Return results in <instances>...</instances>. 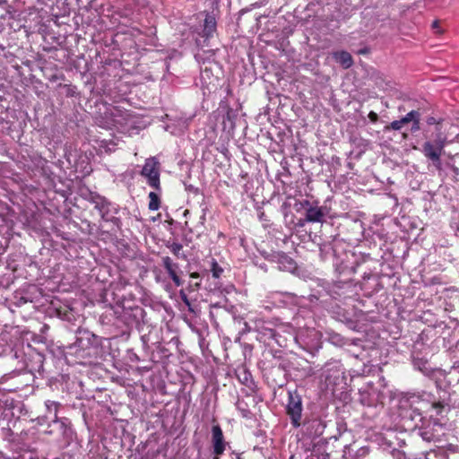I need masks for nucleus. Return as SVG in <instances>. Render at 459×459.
Listing matches in <instances>:
<instances>
[{"label":"nucleus","instance_id":"obj_27","mask_svg":"<svg viewBox=\"0 0 459 459\" xmlns=\"http://www.w3.org/2000/svg\"><path fill=\"white\" fill-rule=\"evenodd\" d=\"M0 459H10V458L4 457V456L0 453Z\"/></svg>","mask_w":459,"mask_h":459},{"label":"nucleus","instance_id":"obj_25","mask_svg":"<svg viewBox=\"0 0 459 459\" xmlns=\"http://www.w3.org/2000/svg\"><path fill=\"white\" fill-rule=\"evenodd\" d=\"M432 27L434 29H437L438 28V22L437 21H434L433 23H432Z\"/></svg>","mask_w":459,"mask_h":459},{"label":"nucleus","instance_id":"obj_15","mask_svg":"<svg viewBox=\"0 0 459 459\" xmlns=\"http://www.w3.org/2000/svg\"><path fill=\"white\" fill-rule=\"evenodd\" d=\"M211 265H212L211 271L212 273V276L214 278H219L223 272L222 268L218 264V263L214 259L212 260Z\"/></svg>","mask_w":459,"mask_h":459},{"label":"nucleus","instance_id":"obj_28","mask_svg":"<svg viewBox=\"0 0 459 459\" xmlns=\"http://www.w3.org/2000/svg\"><path fill=\"white\" fill-rule=\"evenodd\" d=\"M6 0H0V5L3 4H6Z\"/></svg>","mask_w":459,"mask_h":459},{"label":"nucleus","instance_id":"obj_2","mask_svg":"<svg viewBox=\"0 0 459 459\" xmlns=\"http://www.w3.org/2000/svg\"><path fill=\"white\" fill-rule=\"evenodd\" d=\"M141 175L147 180L148 185L156 189H160L159 162L155 158H149L141 171Z\"/></svg>","mask_w":459,"mask_h":459},{"label":"nucleus","instance_id":"obj_5","mask_svg":"<svg viewBox=\"0 0 459 459\" xmlns=\"http://www.w3.org/2000/svg\"><path fill=\"white\" fill-rule=\"evenodd\" d=\"M162 264L165 269L167 270L169 275L172 279L173 282L176 286L179 287L182 285V281L177 274V270L178 269V265L171 260L169 256L162 257Z\"/></svg>","mask_w":459,"mask_h":459},{"label":"nucleus","instance_id":"obj_13","mask_svg":"<svg viewBox=\"0 0 459 459\" xmlns=\"http://www.w3.org/2000/svg\"><path fill=\"white\" fill-rule=\"evenodd\" d=\"M149 199H150L149 205H148L149 209L151 211H157L160 208V203L158 194H156L155 192H150Z\"/></svg>","mask_w":459,"mask_h":459},{"label":"nucleus","instance_id":"obj_3","mask_svg":"<svg viewBox=\"0 0 459 459\" xmlns=\"http://www.w3.org/2000/svg\"><path fill=\"white\" fill-rule=\"evenodd\" d=\"M287 411L290 417L292 425L299 427L302 415V401L301 397L297 393L289 392Z\"/></svg>","mask_w":459,"mask_h":459},{"label":"nucleus","instance_id":"obj_16","mask_svg":"<svg viewBox=\"0 0 459 459\" xmlns=\"http://www.w3.org/2000/svg\"><path fill=\"white\" fill-rule=\"evenodd\" d=\"M403 125L404 123L403 122L402 119L394 120L391 123L390 127L394 130H400Z\"/></svg>","mask_w":459,"mask_h":459},{"label":"nucleus","instance_id":"obj_8","mask_svg":"<svg viewBox=\"0 0 459 459\" xmlns=\"http://www.w3.org/2000/svg\"><path fill=\"white\" fill-rule=\"evenodd\" d=\"M91 203L94 204L95 208L100 212L102 219L108 220L106 214L108 212L109 203L104 197L98 195L91 196Z\"/></svg>","mask_w":459,"mask_h":459},{"label":"nucleus","instance_id":"obj_17","mask_svg":"<svg viewBox=\"0 0 459 459\" xmlns=\"http://www.w3.org/2000/svg\"><path fill=\"white\" fill-rule=\"evenodd\" d=\"M182 247H182V245H181V244H179V243H173V244L171 245V247H170L171 251H172L175 255H177L179 254V252L181 251Z\"/></svg>","mask_w":459,"mask_h":459},{"label":"nucleus","instance_id":"obj_10","mask_svg":"<svg viewBox=\"0 0 459 459\" xmlns=\"http://www.w3.org/2000/svg\"><path fill=\"white\" fill-rule=\"evenodd\" d=\"M368 454V449L366 446L360 447L354 455H351V449L350 448V446H345L343 456L346 459H361L362 457H365Z\"/></svg>","mask_w":459,"mask_h":459},{"label":"nucleus","instance_id":"obj_6","mask_svg":"<svg viewBox=\"0 0 459 459\" xmlns=\"http://www.w3.org/2000/svg\"><path fill=\"white\" fill-rule=\"evenodd\" d=\"M341 373V365L339 362H327L323 368L321 378H325V382L332 383V378L337 377Z\"/></svg>","mask_w":459,"mask_h":459},{"label":"nucleus","instance_id":"obj_23","mask_svg":"<svg viewBox=\"0 0 459 459\" xmlns=\"http://www.w3.org/2000/svg\"><path fill=\"white\" fill-rule=\"evenodd\" d=\"M302 207L307 209L309 206H312L308 200H305L301 203Z\"/></svg>","mask_w":459,"mask_h":459},{"label":"nucleus","instance_id":"obj_20","mask_svg":"<svg viewBox=\"0 0 459 459\" xmlns=\"http://www.w3.org/2000/svg\"><path fill=\"white\" fill-rule=\"evenodd\" d=\"M368 118L372 121V122H376L378 118V116L376 112L374 111H370L369 114H368Z\"/></svg>","mask_w":459,"mask_h":459},{"label":"nucleus","instance_id":"obj_18","mask_svg":"<svg viewBox=\"0 0 459 459\" xmlns=\"http://www.w3.org/2000/svg\"><path fill=\"white\" fill-rule=\"evenodd\" d=\"M438 122H445L444 120H437L434 117H429L427 118V124L428 125H435V126H437V123Z\"/></svg>","mask_w":459,"mask_h":459},{"label":"nucleus","instance_id":"obj_11","mask_svg":"<svg viewBox=\"0 0 459 459\" xmlns=\"http://www.w3.org/2000/svg\"><path fill=\"white\" fill-rule=\"evenodd\" d=\"M45 405H46L48 412L49 414H53V421L57 422L58 421L57 412H58V409L60 407V403L57 402L48 400V401H46Z\"/></svg>","mask_w":459,"mask_h":459},{"label":"nucleus","instance_id":"obj_29","mask_svg":"<svg viewBox=\"0 0 459 459\" xmlns=\"http://www.w3.org/2000/svg\"><path fill=\"white\" fill-rule=\"evenodd\" d=\"M191 277L196 278V277H197V274H196V273H192V274H191Z\"/></svg>","mask_w":459,"mask_h":459},{"label":"nucleus","instance_id":"obj_19","mask_svg":"<svg viewBox=\"0 0 459 459\" xmlns=\"http://www.w3.org/2000/svg\"><path fill=\"white\" fill-rule=\"evenodd\" d=\"M431 407L437 410V414L441 412V410L443 409V404L441 403H434L431 404Z\"/></svg>","mask_w":459,"mask_h":459},{"label":"nucleus","instance_id":"obj_22","mask_svg":"<svg viewBox=\"0 0 459 459\" xmlns=\"http://www.w3.org/2000/svg\"><path fill=\"white\" fill-rule=\"evenodd\" d=\"M331 339L333 343L341 344L342 339L339 335H333Z\"/></svg>","mask_w":459,"mask_h":459},{"label":"nucleus","instance_id":"obj_1","mask_svg":"<svg viewBox=\"0 0 459 459\" xmlns=\"http://www.w3.org/2000/svg\"><path fill=\"white\" fill-rule=\"evenodd\" d=\"M456 126L450 122H438L432 133V140L426 141L422 145V152L426 158L433 163H440V158L446 144L459 142V134H455L453 139H449Z\"/></svg>","mask_w":459,"mask_h":459},{"label":"nucleus","instance_id":"obj_4","mask_svg":"<svg viewBox=\"0 0 459 459\" xmlns=\"http://www.w3.org/2000/svg\"><path fill=\"white\" fill-rule=\"evenodd\" d=\"M212 442L213 453L216 455H222L226 448V443L224 441L221 428L219 425H213L212 428Z\"/></svg>","mask_w":459,"mask_h":459},{"label":"nucleus","instance_id":"obj_30","mask_svg":"<svg viewBox=\"0 0 459 459\" xmlns=\"http://www.w3.org/2000/svg\"><path fill=\"white\" fill-rule=\"evenodd\" d=\"M290 459H295L294 455H291V456L290 457Z\"/></svg>","mask_w":459,"mask_h":459},{"label":"nucleus","instance_id":"obj_14","mask_svg":"<svg viewBox=\"0 0 459 459\" xmlns=\"http://www.w3.org/2000/svg\"><path fill=\"white\" fill-rule=\"evenodd\" d=\"M420 118V113L416 110H411L405 117L402 118L403 122L408 124L409 122H414L416 119Z\"/></svg>","mask_w":459,"mask_h":459},{"label":"nucleus","instance_id":"obj_31","mask_svg":"<svg viewBox=\"0 0 459 459\" xmlns=\"http://www.w3.org/2000/svg\"><path fill=\"white\" fill-rule=\"evenodd\" d=\"M238 459H240L239 457Z\"/></svg>","mask_w":459,"mask_h":459},{"label":"nucleus","instance_id":"obj_9","mask_svg":"<svg viewBox=\"0 0 459 459\" xmlns=\"http://www.w3.org/2000/svg\"><path fill=\"white\" fill-rule=\"evenodd\" d=\"M333 56L344 69L350 68L353 65L352 56L347 51L333 52Z\"/></svg>","mask_w":459,"mask_h":459},{"label":"nucleus","instance_id":"obj_12","mask_svg":"<svg viewBox=\"0 0 459 459\" xmlns=\"http://www.w3.org/2000/svg\"><path fill=\"white\" fill-rule=\"evenodd\" d=\"M216 28V22L212 17H207L204 21V35L207 38L212 36V33L215 31Z\"/></svg>","mask_w":459,"mask_h":459},{"label":"nucleus","instance_id":"obj_7","mask_svg":"<svg viewBox=\"0 0 459 459\" xmlns=\"http://www.w3.org/2000/svg\"><path fill=\"white\" fill-rule=\"evenodd\" d=\"M325 216V209L318 206H309L306 212L305 220L307 222H322Z\"/></svg>","mask_w":459,"mask_h":459},{"label":"nucleus","instance_id":"obj_24","mask_svg":"<svg viewBox=\"0 0 459 459\" xmlns=\"http://www.w3.org/2000/svg\"><path fill=\"white\" fill-rule=\"evenodd\" d=\"M248 378H249V374H247V372L244 371V377H243L244 381L247 382Z\"/></svg>","mask_w":459,"mask_h":459},{"label":"nucleus","instance_id":"obj_26","mask_svg":"<svg viewBox=\"0 0 459 459\" xmlns=\"http://www.w3.org/2000/svg\"><path fill=\"white\" fill-rule=\"evenodd\" d=\"M183 300L185 301L186 304L189 305V302L186 295H184Z\"/></svg>","mask_w":459,"mask_h":459},{"label":"nucleus","instance_id":"obj_21","mask_svg":"<svg viewBox=\"0 0 459 459\" xmlns=\"http://www.w3.org/2000/svg\"><path fill=\"white\" fill-rule=\"evenodd\" d=\"M420 129V118L416 119L414 122H413V125H412V128L411 130L412 131H417Z\"/></svg>","mask_w":459,"mask_h":459}]
</instances>
